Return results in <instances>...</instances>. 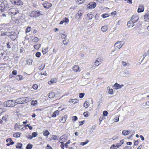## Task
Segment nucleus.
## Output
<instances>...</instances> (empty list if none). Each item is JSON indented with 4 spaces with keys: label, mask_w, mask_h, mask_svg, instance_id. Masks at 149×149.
<instances>
[{
    "label": "nucleus",
    "mask_w": 149,
    "mask_h": 149,
    "mask_svg": "<svg viewBox=\"0 0 149 149\" xmlns=\"http://www.w3.org/2000/svg\"><path fill=\"white\" fill-rule=\"evenodd\" d=\"M123 86V84H119L116 83L113 85V87L115 88V89H118L121 88Z\"/></svg>",
    "instance_id": "nucleus-11"
},
{
    "label": "nucleus",
    "mask_w": 149,
    "mask_h": 149,
    "mask_svg": "<svg viewBox=\"0 0 149 149\" xmlns=\"http://www.w3.org/2000/svg\"><path fill=\"white\" fill-rule=\"evenodd\" d=\"M119 120V117L118 116L115 117V118L114 119V121L115 122H118Z\"/></svg>",
    "instance_id": "nucleus-48"
},
{
    "label": "nucleus",
    "mask_w": 149,
    "mask_h": 149,
    "mask_svg": "<svg viewBox=\"0 0 149 149\" xmlns=\"http://www.w3.org/2000/svg\"><path fill=\"white\" fill-rule=\"evenodd\" d=\"M47 147L49 148L47 149H52V148L48 144L47 145Z\"/></svg>",
    "instance_id": "nucleus-64"
},
{
    "label": "nucleus",
    "mask_w": 149,
    "mask_h": 149,
    "mask_svg": "<svg viewBox=\"0 0 149 149\" xmlns=\"http://www.w3.org/2000/svg\"><path fill=\"white\" fill-rule=\"evenodd\" d=\"M48 49V47H47L45 49L43 48L42 50V52L43 54H46L47 52Z\"/></svg>",
    "instance_id": "nucleus-30"
},
{
    "label": "nucleus",
    "mask_w": 149,
    "mask_h": 149,
    "mask_svg": "<svg viewBox=\"0 0 149 149\" xmlns=\"http://www.w3.org/2000/svg\"><path fill=\"white\" fill-rule=\"evenodd\" d=\"M77 116H74L73 117V120L74 121H76L77 120Z\"/></svg>",
    "instance_id": "nucleus-59"
},
{
    "label": "nucleus",
    "mask_w": 149,
    "mask_h": 149,
    "mask_svg": "<svg viewBox=\"0 0 149 149\" xmlns=\"http://www.w3.org/2000/svg\"><path fill=\"white\" fill-rule=\"evenodd\" d=\"M66 36L65 34H62L61 36V38L62 39H65V38L66 37Z\"/></svg>",
    "instance_id": "nucleus-62"
},
{
    "label": "nucleus",
    "mask_w": 149,
    "mask_h": 149,
    "mask_svg": "<svg viewBox=\"0 0 149 149\" xmlns=\"http://www.w3.org/2000/svg\"><path fill=\"white\" fill-rule=\"evenodd\" d=\"M40 44L39 45H35L34 46V47L35 49H38L40 47Z\"/></svg>",
    "instance_id": "nucleus-50"
},
{
    "label": "nucleus",
    "mask_w": 149,
    "mask_h": 149,
    "mask_svg": "<svg viewBox=\"0 0 149 149\" xmlns=\"http://www.w3.org/2000/svg\"><path fill=\"white\" fill-rule=\"evenodd\" d=\"M16 105L15 101L12 100H9L5 102L3 105L6 107H13Z\"/></svg>",
    "instance_id": "nucleus-2"
},
{
    "label": "nucleus",
    "mask_w": 149,
    "mask_h": 149,
    "mask_svg": "<svg viewBox=\"0 0 149 149\" xmlns=\"http://www.w3.org/2000/svg\"><path fill=\"white\" fill-rule=\"evenodd\" d=\"M43 5L44 8L47 9L49 8L52 6V4L47 1H45Z\"/></svg>",
    "instance_id": "nucleus-7"
},
{
    "label": "nucleus",
    "mask_w": 149,
    "mask_h": 149,
    "mask_svg": "<svg viewBox=\"0 0 149 149\" xmlns=\"http://www.w3.org/2000/svg\"><path fill=\"white\" fill-rule=\"evenodd\" d=\"M78 101L79 100L76 99H70L69 100V102H72L74 104L77 103Z\"/></svg>",
    "instance_id": "nucleus-17"
},
{
    "label": "nucleus",
    "mask_w": 149,
    "mask_h": 149,
    "mask_svg": "<svg viewBox=\"0 0 149 149\" xmlns=\"http://www.w3.org/2000/svg\"><path fill=\"white\" fill-rule=\"evenodd\" d=\"M123 74V76L124 77L128 76L130 75V73L127 70L125 71Z\"/></svg>",
    "instance_id": "nucleus-24"
},
{
    "label": "nucleus",
    "mask_w": 149,
    "mask_h": 149,
    "mask_svg": "<svg viewBox=\"0 0 149 149\" xmlns=\"http://www.w3.org/2000/svg\"><path fill=\"white\" fill-rule=\"evenodd\" d=\"M102 16L104 18L108 17L109 16V15L107 14H102Z\"/></svg>",
    "instance_id": "nucleus-45"
},
{
    "label": "nucleus",
    "mask_w": 149,
    "mask_h": 149,
    "mask_svg": "<svg viewBox=\"0 0 149 149\" xmlns=\"http://www.w3.org/2000/svg\"><path fill=\"white\" fill-rule=\"evenodd\" d=\"M85 122V121L84 120H83L82 121L79 122V123H80V124H79V126H81V125H82Z\"/></svg>",
    "instance_id": "nucleus-57"
},
{
    "label": "nucleus",
    "mask_w": 149,
    "mask_h": 149,
    "mask_svg": "<svg viewBox=\"0 0 149 149\" xmlns=\"http://www.w3.org/2000/svg\"><path fill=\"white\" fill-rule=\"evenodd\" d=\"M27 138L29 139H31L33 138V137L30 135H29L27 136Z\"/></svg>",
    "instance_id": "nucleus-63"
},
{
    "label": "nucleus",
    "mask_w": 149,
    "mask_h": 149,
    "mask_svg": "<svg viewBox=\"0 0 149 149\" xmlns=\"http://www.w3.org/2000/svg\"><path fill=\"white\" fill-rule=\"evenodd\" d=\"M33 145L30 143H29L26 146V149H31L33 147Z\"/></svg>",
    "instance_id": "nucleus-31"
},
{
    "label": "nucleus",
    "mask_w": 149,
    "mask_h": 149,
    "mask_svg": "<svg viewBox=\"0 0 149 149\" xmlns=\"http://www.w3.org/2000/svg\"><path fill=\"white\" fill-rule=\"evenodd\" d=\"M21 134V133L17 132L14 134L13 135V136L15 137L18 138L20 136Z\"/></svg>",
    "instance_id": "nucleus-25"
},
{
    "label": "nucleus",
    "mask_w": 149,
    "mask_h": 149,
    "mask_svg": "<svg viewBox=\"0 0 149 149\" xmlns=\"http://www.w3.org/2000/svg\"><path fill=\"white\" fill-rule=\"evenodd\" d=\"M43 135L45 136H48L50 134V133L47 130H43Z\"/></svg>",
    "instance_id": "nucleus-19"
},
{
    "label": "nucleus",
    "mask_w": 149,
    "mask_h": 149,
    "mask_svg": "<svg viewBox=\"0 0 149 149\" xmlns=\"http://www.w3.org/2000/svg\"><path fill=\"white\" fill-rule=\"evenodd\" d=\"M40 13L39 11H33L30 14V16L34 17H37L40 16Z\"/></svg>",
    "instance_id": "nucleus-3"
},
{
    "label": "nucleus",
    "mask_w": 149,
    "mask_h": 149,
    "mask_svg": "<svg viewBox=\"0 0 149 149\" xmlns=\"http://www.w3.org/2000/svg\"><path fill=\"white\" fill-rule=\"evenodd\" d=\"M134 23L132 22V23H130L129 22H128L127 25L129 27H132L134 25Z\"/></svg>",
    "instance_id": "nucleus-36"
},
{
    "label": "nucleus",
    "mask_w": 149,
    "mask_h": 149,
    "mask_svg": "<svg viewBox=\"0 0 149 149\" xmlns=\"http://www.w3.org/2000/svg\"><path fill=\"white\" fill-rule=\"evenodd\" d=\"M108 28L107 26H104L102 27L101 30L103 32H105L107 31Z\"/></svg>",
    "instance_id": "nucleus-28"
},
{
    "label": "nucleus",
    "mask_w": 149,
    "mask_h": 149,
    "mask_svg": "<svg viewBox=\"0 0 149 149\" xmlns=\"http://www.w3.org/2000/svg\"><path fill=\"white\" fill-rule=\"evenodd\" d=\"M96 6V3L94 2L92 4H91L89 6V8L90 9H93Z\"/></svg>",
    "instance_id": "nucleus-27"
},
{
    "label": "nucleus",
    "mask_w": 149,
    "mask_h": 149,
    "mask_svg": "<svg viewBox=\"0 0 149 149\" xmlns=\"http://www.w3.org/2000/svg\"><path fill=\"white\" fill-rule=\"evenodd\" d=\"M38 85L36 84H34L32 86V88L34 90H36L38 88Z\"/></svg>",
    "instance_id": "nucleus-44"
},
{
    "label": "nucleus",
    "mask_w": 149,
    "mask_h": 149,
    "mask_svg": "<svg viewBox=\"0 0 149 149\" xmlns=\"http://www.w3.org/2000/svg\"><path fill=\"white\" fill-rule=\"evenodd\" d=\"M63 20L64 22L68 23L69 21V19L66 17Z\"/></svg>",
    "instance_id": "nucleus-51"
},
{
    "label": "nucleus",
    "mask_w": 149,
    "mask_h": 149,
    "mask_svg": "<svg viewBox=\"0 0 149 149\" xmlns=\"http://www.w3.org/2000/svg\"><path fill=\"white\" fill-rule=\"evenodd\" d=\"M139 143V141L138 140L135 141L134 142V145L137 146Z\"/></svg>",
    "instance_id": "nucleus-61"
},
{
    "label": "nucleus",
    "mask_w": 149,
    "mask_h": 149,
    "mask_svg": "<svg viewBox=\"0 0 149 149\" xmlns=\"http://www.w3.org/2000/svg\"><path fill=\"white\" fill-rule=\"evenodd\" d=\"M83 115L85 117H87L88 116V113L86 112L84 113Z\"/></svg>",
    "instance_id": "nucleus-54"
},
{
    "label": "nucleus",
    "mask_w": 149,
    "mask_h": 149,
    "mask_svg": "<svg viewBox=\"0 0 149 149\" xmlns=\"http://www.w3.org/2000/svg\"><path fill=\"white\" fill-rule=\"evenodd\" d=\"M31 100V98L29 97H24V103H26Z\"/></svg>",
    "instance_id": "nucleus-21"
},
{
    "label": "nucleus",
    "mask_w": 149,
    "mask_h": 149,
    "mask_svg": "<svg viewBox=\"0 0 149 149\" xmlns=\"http://www.w3.org/2000/svg\"><path fill=\"white\" fill-rule=\"evenodd\" d=\"M14 3L18 6L21 5L23 4L22 1L20 0H15L13 1Z\"/></svg>",
    "instance_id": "nucleus-12"
},
{
    "label": "nucleus",
    "mask_w": 149,
    "mask_h": 149,
    "mask_svg": "<svg viewBox=\"0 0 149 149\" xmlns=\"http://www.w3.org/2000/svg\"><path fill=\"white\" fill-rule=\"evenodd\" d=\"M122 133L124 135H127L130 133V131L127 130H123L122 131Z\"/></svg>",
    "instance_id": "nucleus-20"
},
{
    "label": "nucleus",
    "mask_w": 149,
    "mask_h": 149,
    "mask_svg": "<svg viewBox=\"0 0 149 149\" xmlns=\"http://www.w3.org/2000/svg\"><path fill=\"white\" fill-rule=\"evenodd\" d=\"M144 7L142 5H139L137 11L138 13H141L143 12L144 10Z\"/></svg>",
    "instance_id": "nucleus-13"
},
{
    "label": "nucleus",
    "mask_w": 149,
    "mask_h": 149,
    "mask_svg": "<svg viewBox=\"0 0 149 149\" xmlns=\"http://www.w3.org/2000/svg\"><path fill=\"white\" fill-rule=\"evenodd\" d=\"M83 14V12L82 13L81 10H79L78 12L77 13L75 16V18L76 19H81V16Z\"/></svg>",
    "instance_id": "nucleus-6"
},
{
    "label": "nucleus",
    "mask_w": 149,
    "mask_h": 149,
    "mask_svg": "<svg viewBox=\"0 0 149 149\" xmlns=\"http://www.w3.org/2000/svg\"><path fill=\"white\" fill-rule=\"evenodd\" d=\"M31 28L29 26V27H27L26 29V32L28 33V32H29V31H30L31 30Z\"/></svg>",
    "instance_id": "nucleus-42"
},
{
    "label": "nucleus",
    "mask_w": 149,
    "mask_h": 149,
    "mask_svg": "<svg viewBox=\"0 0 149 149\" xmlns=\"http://www.w3.org/2000/svg\"><path fill=\"white\" fill-rule=\"evenodd\" d=\"M87 16L88 17L89 19H91L93 16V15L92 14L88 13L87 14Z\"/></svg>",
    "instance_id": "nucleus-38"
},
{
    "label": "nucleus",
    "mask_w": 149,
    "mask_h": 149,
    "mask_svg": "<svg viewBox=\"0 0 149 149\" xmlns=\"http://www.w3.org/2000/svg\"><path fill=\"white\" fill-rule=\"evenodd\" d=\"M108 114V112L106 111H104L103 112V115L104 116H106Z\"/></svg>",
    "instance_id": "nucleus-41"
},
{
    "label": "nucleus",
    "mask_w": 149,
    "mask_h": 149,
    "mask_svg": "<svg viewBox=\"0 0 149 149\" xmlns=\"http://www.w3.org/2000/svg\"><path fill=\"white\" fill-rule=\"evenodd\" d=\"M85 95V93H80L79 94V97L80 98H82Z\"/></svg>",
    "instance_id": "nucleus-43"
},
{
    "label": "nucleus",
    "mask_w": 149,
    "mask_h": 149,
    "mask_svg": "<svg viewBox=\"0 0 149 149\" xmlns=\"http://www.w3.org/2000/svg\"><path fill=\"white\" fill-rule=\"evenodd\" d=\"M45 65L42 66V65L39 67V69L40 70H43L44 68H45Z\"/></svg>",
    "instance_id": "nucleus-52"
},
{
    "label": "nucleus",
    "mask_w": 149,
    "mask_h": 149,
    "mask_svg": "<svg viewBox=\"0 0 149 149\" xmlns=\"http://www.w3.org/2000/svg\"><path fill=\"white\" fill-rule=\"evenodd\" d=\"M123 45V44H122L121 41L118 42L114 45L115 49L116 50L119 49L121 48Z\"/></svg>",
    "instance_id": "nucleus-4"
},
{
    "label": "nucleus",
    "mask_w": 149,
    "mask_h": 149,
    "mask_svg": "<svg viewBox=\"0 0 149 149\" xmlns=\"http://www.w3.org/2000/svg\"><path fill=\"white\" fill-rule=\"evenodd\" d=\"M8 118V116L7 115L4 116L2 118V120L5 122H6L7 121Z\"/></svg>",
    "instance_id": "nucleus-35"
},
{
    "label": "nucleus",
    "mask_w": 149,
    "mask_h": 149,
    "mask_svg": "<svg viewBox=\"0 0 149 149\" xmlns=\"http://www.w3.org/2000/svg\"><path fill=\"white\" fill-rule=\"evenodd\" d=\"M67 119V116H65L62 117L60 119V122L62 123H64Z\"/></svg>",
    "instance_id": "nucleus-14"
},
{
    "label": "nucleus",
    "mask_w": 149,
    "mask_h": 149,
    "mask_svg": "<svg viewBox=\"0 0 149 149\" xmlns=\"http://www.w3.org/2000/svg\"><path fill=\"white\" fill-rule=\"evenodd\" d=\"M57 136L55 135H53V139L54 140H58V139H57L56 138Z\"/></svg>",
    "instance_id": "nucleus-60"
},
{
    "label": "nucleus",
    "mask_w": 149,
    "mask_h": 149,
    "mask_svg": "<svg viewBox=\"0 0 149 149\" xmlns=\"http://www.w3.org/2000/svg\"><path fill=\"white\" fill-rule=\"evenodd\" d=\"M89 106V104L88 102H87V101L85 102L83 105V106L86 108H88V107Z\"/></svg>",
    "instance_id": "nucleus-29"
},
{
    "label": "nucleus",
    "mask_w": 149,
    "mask_h": 149,
    "mask_svg": "<svg viewBox=\"0 0 149 149\" xmlns=\"http://www.w3.org/2000/svg\"><path fill=\"white\" fill-rule=\"evenodd\" d=\"M108 93L110 94H111V95L113 94V89H110L109 88V89Z\"/></svg>",
    "instance_id": "nucleus-40"
},
{
    "label": "nucleus",
    "mask_w": 149,
    "mask_h": 149,
    "mask_svg": "<svg viewBox=\"0 0 149 149\" xmlns=\"http://www.w3.org/2000/svg\"><path fill=\"white\" fill-rule=\"evenodd\" d=\"M55 96V93L53 92H51L49 93L48 97L50 98H52L54 97Z\"/></svg>",
    "instance_id": "nucleus-22"
},
{
    "label": "nucleus",
    "mask_w": 149,
    "mask_h": 149,
    "mask_svg": "<svg viewBox=\"0 0 149 149\" xmlns=\"http://www.w3.org/2000/svg\"><path fill=\"white\" fill-rule=\"evenodd\" d=\"M41 55V53L40 52H37L36 53V56L38 58Z\"/></svg>",
    "instance_id": "nucleus-46"
},
{
    "label": "nucleus",
    "mask_w": 149,
    "mask_h": 149,
    "mask_svg": "<svg viewBox=\"0 0 149 149\" xmlns=\"http://www.w3.org/2000/svg\"><path fill=\"white\" fill-rule=\"evenodd\" d=\"M8 15L11 17H13L15 15L18 14V16L22 17V14L19 13V11L16 8H12L10 9L7 12Z\"/></svg>",
    "instance_id": "nucleus-1"
},
{
    "label": "nucleus",
    "mask_w": 149,
    "mask_h": 149,
    "mask_svg": "<svg viewBox=\"0 0 149 149\" xmlns=\"http://www.w3.org/2000/svg\"><path fill=\"white\" fill-rule=\"evenodd\" d=\"M12 74L14 75H16L17 74V71L16 70H14L12 72Z\"/></svg>",
    "instance_id": "nucleus-55"
},
{
    "label": "nucleus",
    "mask_w": 149,
    "mask_h": 149,
    "mask_svg": "<svg viewBox=\"0 0 149 149\" xmlns=\"http://www.w3.org/2000/svg\"><path fill=\"white\" fill-rule=\"evenodd\" d=\"M144 20L145 21L149 22V14H146L144 15Z\"/></svg>",
    "instance_id": "nucleus-18"
},
{
    "label": "nucleus",
    "mask_w": 149,
    "mask_h": 149,
    "mask_svg": "<svg viewBox=\"0 0 149 149\" xmlns=\"http://www.w3.org/2000/svg\"><path fill=\"white\" fill-rule=\"evenodd\" d=\"M57 81V79L56 78L52 79H51V81L48 82L49 84H51L52 83H54L56 82Z\"/></svg>",
    "instance_id": "nucleus-26"
},
{
    "label": "nucleus",
    "mask_w": 149,
    "mask_h": 149,
    "mask_svg": "<svg viewBox=\"0 0 149 149\" xmlns=\"http://www.w3.org/2000/svg\"><path fill=\"white\" fill-rule=\"evenodd\" d=\"M147 55H148V54L147 53H145L144 54V55H143V58L142 61H143L144 59L146 57Z\"/></svg>",
    "instance_id": "nucleus-58"
},
{
    "label": "nucleus",
    "mask_w": 149,
    "mask_h": 149,
    "mask_svg": "<svg viewBox=\"0 0 149 149\" xmlns=\"http://www.w3.org/2000/svg\"><path fill=\"white\" fill-rule=\"evenodd\" d=\"M33 41L35 42H37L38 41V38L36 37H35L33 40Z\"/></svg>",
    "instance_id": "nucleus-49"
},
{
    "label": "nucleus",
    "mask_w": 149,
    "mask_h": 149,
    "mask_svg": "<svg viewBox=\"0 0 149 149\" xmlns=\"http://www.w3.org/2000/svg\"><path fill=\"white\" fill-rule=\"evenodd\" d=\"M25 126V127H28L30 130H31L33 129L32 127L29 126L28 124L26 125Z\"/></svg>",
    "instance_id": "nucleus-53"
},
{
    "label": "nucleus",
    "mask_w": 149,
    "mask_h": 149,
    "mask_svg": "<svg viewBox=\"0 0 149 149\" xmlns=\"http://www.w3.org/2000/svg\"><path fill=\"white\" fill-rule=\"evenodd\" d=\"M100 60L99 58H98L97 59L96 61L95 62L94 64L93 65L92 68L93 69L95 68L97 66H98L100 63L99 62V60Z\"/></svg>",
    "instance_id": "nucleus-10"
},
{
    "label": "nucleus",
    "mask_w": 149,
    "mask_h": 149,
    "mask_svg": "<svg viewBox=\"0 0 149 149\" xmlns=\"http://www.w3.org/2000/svg\"><path fill=\"white\" fill-rule=\"evenodd\" d=\"M15 79L17 80H21L23 79V77L21 75H18L16 76Z\"/></svg>",
    "instance_id": "nucleus-15"
},
{
    "label": "nucleus",
    "mask_w": 149,
    "mask_h": 149,
    "mask_svg": "<svg viewBox=\"0 0 149 149\" xmlns=\"http://www.w3.org/2000/svg\"><path fill=\"white\" fill-rule=\"evenodd\" d=\"M33 60L32 59H28L27 60V63L29 65H31L32 64Z\"/></svg>",
    "instance_id": "nucleus-33"
},
{
    "label": "nucleus",
    "mask_w": 149,
    "mask_h": 149,
    "mask_svg": "<svg viewBox=\"0 0 149 149\" xmlns=\"http://www.w3.org/2000/svg\"><path fill=\"white\" fill-rule=\"evenodd\" d=\"M15 104H22L24 103V97H21L18 98L15 100Z\"/></svg>",
    "instance_id": "nucleus-5"
},
{
    "label": "nucleus",
    "mask_w": 149,
    "mask_h": 149,
    "mask_svg": "<svg viewBox=\"0 0 149 149\" xmlns=\"http://www.w3.org/2000/svg\"><path fill=\"white\" fill-rule=\"evenodd\" d=\"M37 103V101L36 100L35 101H34L33 100L31 102V104L33 105V106H36Z\"/></svg>",
    "instance_id": "nucleus-34"
},
{
    "label": "nucleus",
    "mask_w": 149,
    "mask_h": 149,
    "mask_svg": "<svg viewBox=\"0 0 149 149\" xmlns=\"http://www.w3.org/2000/svg\"><path fill=\"white\" fill-rule=\"evenodd\" d=\"M5 35H6V36H11V38H12L11 35L12 34L11 33H10V32H4Z\"/></svg>",
    "instance_id": "nucleus-37"
},
{
    "label": "nucleus",
    "mask_w": 149,
    "mask_h": 149,
    "mask_svg": "<svg viewBox=\"0 0 149 149\" xmlns=\"http://www.w3.org/2000/svg\"><path fill=\"white\" fill-rule=\"evenodd\" d=\"M7 47L8 48L10 49V48L11 47L10 45V42H8L7 43Z\"/></svg>",
    "instance_id": "nucleus-56"
},
{
    "label": "nucleus",
    "mask_w": 149,
    "mask_h": 149,
    "mask_svg": "<svg viewBox=\"0 0 149 149\" xmlns=\"http://www.w3.org/2000/svg\"><path fill=\"white\" fill-rule=\"evenodd\" d=\"M79 69V67L77 65H74L73 68V69L75 72H77Z\"/></svg>",
    "instance_id": "nucleus-23"
},
{
    "label": "nucleus",
    "mask_w": 149,
    "mask_h": 149,
    "mask_svg": "<svg viewBox=\"0 0 149 149\" xmlns=\"http://www.w3.org/2000/svg\"><path fill=\"white\" fill-rule=\"evenodd\" d=\"M121 144H120L119 143L113 144L110 147V149H115L118 148L120 146Z\"/></svg>",
    "instance_id": "nucleus-9"
},
{
    "label": "nucleus",
    "mask_w": 149,
    "mask_h": 149,
    "mask_svg": "<svg viewBox=\"0 0 149 149\" xmlns=\"http://www.w3.org/2000/svg\"><path fill=\"white\" fill-rule=\"evenodd\" d=\"M138 19L139 18L138 17L135 15H133L132 17L131 21L132 22L135 23L138 21Z\"/></svg>",
    "instance_id": "nucleus-8"
},
{
    "label": "nucleus",
    "mask_w": 149,
    "mask_h": 149,
    "mask_svg": "<svg viewBox=\"0 0 149 149\" xmlns=\"http://www.w3.org/2000/svg\"><path fill=\"white\" fill-rule=\"evenodd\" d=\"M16 147L17 148L21 149L22 147V144L21 143H18L16 145Z\"/></svg>",
    "instance_id": "nucleus-32"
},
{
    "label": "nucleus",
    "mask_w": 149,
    "mask_h": 149,
    "mask_svg": "<svg viewBox=\"0 0 149 149\" xmlns=\"http://www.w3.org/2000/svg\"><path fill=\"white\" fill-rule=\"evenodd\" d=\"M5 111V109L4 108H0V114L1 113Z\"/></svg>",
    "instance_id": "nucleus-47"
},
{
    "label": "nucleus",
    "mask_w": 149,
    "mask_h": 149,
    "mask_svg": "<svg viewBox=\"0 0 149 149\" xmlns=\"http://www.w3.org/2000/svg\"><path fill=\"white\" fill-rule=\"evenodd\" d=\"M59 111L58 110L55 111L53 113L52 116L53 117H55L57 115L59 114Z\"/></svg>",
    "instance_id": "nucleus-16"
},
{
    "label": "nucleus",
    "mask_w": 149,
    "mask_h": 149,
    "mask_svg": "<svg viewBox=\"0 0 149 149\" xmlns=\"http://www.w3.org/2000/svg\"><path fill=\"white\" fill-rule=\"evenodd\" d=\"M38 135L37 133L36 132H33L32 134V136L33 137H36Z\"/></svg>",
    "instance_id": "nucleus-39"
}]
</instances>
